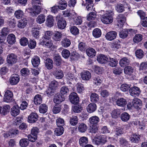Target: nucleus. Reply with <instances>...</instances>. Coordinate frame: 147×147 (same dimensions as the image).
<instances>
[{
	"label": "nucleus",
	"mask_w": 147,
	"mask_h": 147,
	"mask_svg": "<svg viewBox=\"0 0 147 147\" xmlns=\"http://www.w3.org/2000/svg\"><path fill=\"white\" fill-rule=\"evenodd\" d=\"M109 57L103 55H99L97 58L98 62L101 64H105L108 60Z\"/></svg>",
	"instance_id": "nucleus-17"
},
{
	"label": "nucleus",
	"mask_w": 147,
	"mask_h": 147,
	"mask_svg": "<svg viewBox=\"0 0 147 147\" xmlns=\"http://www.w3.org/2000/svg\"><path fill=\"white\" fill-rule=\"evenodd\" d=\"M55 64L57 66L60 65L61 64V59L60 55H57L54 57Z\"/></svg>",
	"instance_id": "nucleus-58"
},
{
	"label": "nucleus",
	"mask_w": 147,
	"mask_h": 147,
	"mask_svg": "<svg viewBox=\"0 0 147 147\" xmlns=\"http://www.w3.org/2000/svg\"><path fill=\"white\" fill-rule=\"evenodd\" d=\"M61 54L62 56L65 59L68 58L70 55V52L67 49L63 50Z\"/></svg>",
	"instance_id": "nucleus-63"
},
{
	"label": "nucleus",
	"mask_w": 147,
	"mask_h": 147,
	"mask_svg": "<svg viewBox=\"0 0 147 147\" xmlns=\"http://www.w3.org/2000/svg\"><path fill=\"white\" fill-rule=\"evenodd\" d=\"M81 76L82 80L86 81L89 80L91 77L90 73L88 71H84L82 72Z\"/></svg>",
	"instance_id": "nucleus-13"
},
{
	"label": "nucleus",
	"mask_w": 147,
	"mask_h": 147,
	"mask_svg": "<svg viewBox=\"0 0 147 147\" xmlns=\"http://www.w3.org/2000/svg\"><path fill=\"white\" fill-rule=\"evenodd\" d=\"M87 126L84 123H81L79 124L78 127V130L80 132L84 133L86 130Z\"/></svg>",
	"instance_id": "nucleus-42"
},
{
	"label": "nucleus",
	"mask_w": 147,
	"mask_h": 147,
	"mask_svg": "<svg viewBox=\"0 0 147 147\" xmlns=\"http://www.w3.org/2000/svg\"><path fill=\"white\" fill-rule=\"evenodd\" d=\"M54 75L57 78L59 79L63 77V75L61 70L57 69H56L55 71Z\"/></svg>",
	"instance_id": "nucleus-45"
},
{
	"label": "nucleus",
	"mask_w": 147,
	"mask_h": 147,
	"mask_svg": "<svg viewBox=\"0 0 147 147\" xmlns=\"http://www.w3.org/2000/svg\"><path fill=\"white\" fill-rule=\"evenodd\" d=\"M7 40L9 44H13L16 42L15 36L13 34H9L7 36Z\"/></svg>",
	"instance_id": "nucleus-28"
},
{
	"label": "nucleus",
	"mask_w": 147,
	"mask_h": 147,
	"mask_svg": "<svg viewBox=\"0 0 147 147\" xmlns=\"http://www.w3.org/2000/svg\"><path fill=\"white\" fill-rule=\"evenodd\" d=\"M48 110V107L46 104H43L41 105L39 107V111L40 113H45Z\"/></svg>",
	"instance_id": "nucleus-41"
},
{
	"label": "nucleus",
	"mask_w": 147,
	"mask_h": 147,
	"mask_svg": "<svg viewBox=\"0 0 147 147\" xmlns=\"http://www.w3.org/2000/svg\"><path fill=\"white\" fill-rule=\"evenodd\" d=\"M19 133V131L18 130L16 129H10L9 131L8 134H6V136L8 137V136H10L11 137H13L16 135V134H18Z\"/></svg>",
	"instance_id": "nucleus-29"
},
{
	"label": "nucleus",
	"mask_w": 147,
	"mask_h": 147,
	"mask_svg": "<svg viewBox=\"0 0 147 147\" xmlns=\"http://www.w3.org/2000/svg\"><path fill=\"white\" fill-rule=\"evenodd\" d=\"M70 123L73 125H75L78 122V117L76 116L73 115L70 118Z\"/></svg>",
	"instance_id": "nucleus-35"
},
{
	"label": "nucleus",
	"mask_w": 147,
	"mask_h": 147,
	"mask_svg": "<svg viewBox=\"0 0 147 147\" xmlns=\"http://www.w3.org/2000/svg\"><path fill=\"white\" fill-rule=\"evenodd\" d=\"M34 103L36 105H40L42 102V98L41 95L38 94L35 95L34 99Z\"/></svg>",
	"instance_id": "nucleus-27"
},
{
	"label": "nucleus",
	"mask_w": 147,
	"mask_h": 147,
	"mask_svg": "<svg viewBox=\"0 0 147 147\" xmlns=\"http://www.w3.org/2000/svg\"><path fill=\"white\" fill-rule=\"evenodd\" d=\"M133 31V30L132 29L123 30L120 32L119 33V37L121 38H125L128 36V31L132 32Z\"/></svg>",
	"instance_id": "nucleus-14"
},
{
	"label": "nucleus",
	"mask_w": 147,
	"mask_h": 147,
	"mask_svg": "<svg viewBox=\"0 0 147 147\" xmlns=\"http://www.w3.org/2000/svg\"><path fill=\"white\" fill-rule=\"evenodd\" d=\"M121 113L120 110L119 109L113 110L111 113V116L113 118H117L119 117Z\"/></svg>",
	"instance_id": "nucleus-38"
},
{
	"label": "nucleus",
	"mask_w": 147,
	"mask_h": 147,
	"mask_svg": "<svg viewBox=\"0 0 147 147\" xmlns=\"http://www.w3.org/2000/svg\"><path fill=\"white\" fill-rule=\"evenodd\" d=\"M94 143L98 145L103 144L106 142V140L102 136H99L98 138H95L94 140Z\"/></svg>",
	"instance_id": "nucleus-18"
},
{
	"label": "nucleus",
	"mask_w": 147,
	"mask_h": 147,
	"mask_svg": "<svg viewBox=\"0 0 147 147\" xmlns=\"http://www.w3.org/2000/svg\"><path fill=\"white\" fill-rule=\"evenodd\" d=\"M13 94L11 91L8 90L5 92L3 100L6 102H9L13 101Z\"/></svg>",
	"instance_id": "nucleus-4"
},
{
	"label": "nucleus",
	"mask_w": 147,
	"mask_h": 147,
	"mask_svg": "<svg viewBox=\"0 0 147 147\" xmlns=\"http://www.w3.org/2000/svg\"><path fill=\"white\" fill-rule=\"evenodd\" d=\"M24 14L23 11L20 9L16 11L14 13L15 16L17 19H20L22 18Z\"/></svg>",
	"instance_id": "nucleus-55"
},
{
	"label": "nucleus",
	"mask_w": 147,
	"mask_h": 147,
	"mask_svg": "<svg viewBox=\"0 0 147 147\" xmlns=\"http://www.w3.org/2000/svg\"><path fill=\"white\" fill-rule=\"evenodd\" d=\"M130 95L132 96H138L140 93V88L136 86H134L131 88L129 90Z\"/></svg>",
	"instance_id": "nucleus-11"
},
{
	"label": "nucleus",
	"mask_w": 147,
	"mask_h": 147,
	"mask_svg": "<svg viewBox=\"0 0 147 147\" xmlns=\"http://www.w3.org/2000/svg\"><path fill=\"white\" fill-rule=\"evenodd\" d=\"M91 101L93 102H96L99 100L98 95L96 93H92L90 95Z\"/></svg>",
	"instance_id": "nucleus-39"
},
{
	"label": "nucleus",
	"mask_w": 147,
	"mask_h": 147,
	"mask_svg": "<svg viewBox=\"0 0 147 147\" xmlns=\"http://www.w3.org/2000/svg\"><path fill=\"white\" fill-rule=\"evenodd\" d=\"M120 41L118 40L112 43L111 44V47L114 50H116L120 47Z\"/></svg>",
	"instance_id": "nucleus-34"
},
{
	"label": "nucleus",
	"mask_w": 147,
	"mask_h": 147,
	"mask_svg": "<svg viewBox=\"0 0 147 147\" xmlns=\"http://www.w3.org/2000/svg\"><path fill=\"white\" fill-rule=\"evenodd\" d=\"M55 20L53 17L51 15L48 16L46 20V25L49 27L53 26L54 24Z\"/></svg>",
	"instance_id": "nucleus-16"
},
{
	"label": "nucleus",
	"mask_w": 147,
	"mask_h": 147,
	"mask_svg": "<svg viewBox=\"0 0 147 147\" xmlns=\"http://www.w3.org/2000/svg\"><path fill=\"white\" fill-rule=\"evenodd\" d=\"M71 32L73 35H76L78 34L79 33V30L76 26H72L70 28Z\"/></svg>",
	"instance_id": "nucleus-54"
},
{
	"label": "nucleus",
	"mask_w": 147,
	"mask_h": 147,
	"mask_svg": "<svg viewBox=\"0 0 147 147\" xmlns=\"http://www.w3.org/2000/svg\"><path fill=\"white\" fill-rule=\"evenodd\" d=\"M27 23V21L25 19L20 20L18 24V27L20 28H23L26 26Z\"/></svg>",
	"instance_id": "nucleus-26"
},
{
	"label": "nucleus",
	"mask_w": 147,
	"mask_h": 147,
	"mask_svg": "<svg viewBox=\"0 0 147 147\" xmlns=\"http://www.w3.org/2000/svg\"><path fill=\"white\" fill-rule=\"evenodd\" d=\"M32 64L35 67L38 66L40 63V59L39 57L37 56L34 57L32 59Z\"/></svg>",
	"instance_id": "nucleus-33"
},
{
	"label": "nucleus",
	"mask_w": 147,
	"mask_h": 147,
	"mask_svg": "<svg viewBox=\"0 0 147 147\" xmlns=\"http://www.w3.org/2000/svg\"><path fill=\"white\" fill-rule=\"evenodd\" d=\"M117 19L118 22L121 25L123 24L126 21V17L122 14L118 15L117 17Z\"/></svg>",
	"instance_id": "nucleus-21"
},
{
	"label": "nucleus",
	"mask_w": 147,
	"mask_h": 147,
	"mask_svg": "<svg viewBox=\"0 0 147 147\" xmlns=\"http://www.w3.org/2000/svg\"><path fill=\"white\" fill-rule=\"evenodd\" d=\"M17 56L14 54L11 53L8 55L7 59V63L9 64L13 65L17 61Z\"/></svg>",
	"instance_id": "nucleus-7"
},
{
	"label": "nucleus",
	"mask_w": 147,
	"mask_h": 147,
	"mask_svg": "<svg viewBox=\"0 0 147 147\" xmlns=\"http://www.w3.org/2000/svg\"><path fill=\"white\" fill-rule=\"evenodd\" d=\"M130 115L127 113L125 112L122 113L121 115V119L123 121H127L129 119Z\"/></svg>",
	"instance_id": "nucleus-40"
},
{
	"label": "nucleus",
	"mask_w": 147,
	"mask_h": 147,
	"mask_svg": "<svg viewBox=\"0 0 147 147\" xmlns=\"http://www.w3.org/2000/svg\"><path fill=\"white\" fill-rule=\"evenodd\" d=\"M56 20L57 21V25L58 28L61 29L65 28L66 25L65 20L60 16H57L56 17Z\"/></svg>",
	"instance_id": "nucleus-3"
},
{
	"label": "nucleus",
	"mask_w": 147,
	"mask_h": 147,
	"mask_svg": "<svg viewBox=\"0 0 147 147\" xmlns=\"http://www.w3.org/2000/svg\"><path fill=\"white\" fill-rule=\"evenodd\" d=\"M96 105L94 103H90L87 107V111L90 113L94 112L96 111Z\"/></svg>",
	"instance_id": "nucleus-19"
},
{
	"label": "nucleus",
	"mask_w": 147,
	"mask_h": 147,
	"mask_svg": "<svg viewBox=\"0 0 147 147\" xmlns=\"http://www.w3.org/2000/svg\"><path fill=\"white\" fill-rule=\"evenodd\" d=\"M79 97L77 94L75 92L71 93L69 96V99L70 102L72 104H76L79 102Z\"/></svg>",
	"instance_id": "nucleus-5"
},
{
	"label": "nucleus",
	"mask_w": 147,
	"mask_h": 147,
	"mask_svg": "<svg viewBox=\"0 0 147 147\" xmlns=\"http://www.w3.org/2000/svg\"><path fill=\"white\" fill-rule=\"evenodd\" d=\"M31 3L34 6V8L28 9V12L32 16H36L39 14L41 12L40 6L37 5L40 4V0H32Z\"/></svg>",
	"instance_id": "nucleus-1"
},
{
	"label": "nucleus",
	"mask_w": 147,
	"mask_h": 147,
	"mask_svg": "<svg viewBox=\"0 0 147 147\" xmlns=\"http://www.w3.org/2000/svg\"><path fill=\"white\" fill-rule=\"evenodd\" d=\"M117 33L115 31H111L107 32L105 35L106 39L108 40L111 41L115 39L117 36Z\"/></svg>",
	"instance_id": "nucleus-10"
},
{
	"label": "nucleus",
	"mask_w": 147,
	"mask_h": 147,
	"mask_svg": "<svg viewBox=\"0 0 147 147\" xmlns=\"http://www.w3.org/2000/svg\"><path fill=\"white\" fill-rule=\"evenodd\" d=\"M132 104L133 107L138 110L140 109L142 105L141 101L138 98H134L132 101Z\"/></svg>",
	"instance_id": "nucleus-12"
},
{
	"label": "nucleus",
	"mask_w": 147,
	"mask_h": 147,
	"mask_svg": "<svg viewBox=\"0 0 147 147\" xmlns=\"http://www.w3.org/2000/svg\"><path fill=\"white\" fill-rule=\"evenodd\" d=\"M65 100L64 97L59 93L55 94L54 96L53 101L57 104H59Z\"/></svg>",
	"instance_id": "nucleus-8"
},
{
	"label": "nucleus",
	"mask_w": 147,
	"mask_h": 147,
	"mask_svg": "<svg viewBox=\"0 0 147 147\" xmlns=\"http://www.w3.org/2000/svg\"><path fill=\"white\" fill-rule=\"evenodd\" d=\"M130 63L129 59L124 57L121 59L119 61V64L122 67H124L128 65Z\"/></svg>",
	"instance_id": "nucleus-22"
},
{
	"label": "nucleus",
	"mask_w": 147,
	"mask_h": 147,
	"mask_svg": "<svg viewBox=\"0 0 147 147\" xmlns=\"http://www.w3.org/2000/svg\"><path fill=\"white\" fill-rule=\"evenodd\" d=\"M62 35L61 33L58 32H56L53 34V39L56 41H59L61 40Z\"/></svg>",
	"instance_id": "nucleus-31"
},
{
	"label": "nucleus",
	"mask_w": 147,
	"mask_h": 147,
	"mask_svg": "<svg viewBox=\"0 0 147 147\" xmlns=\"http://www.w3.org/2000/svg\"><path fill=\"white\" fill-rule=\"evenodd\" d=\"M58 83L55 80H53L49 84V87L56 90L58 87Z\"/></svg>",
	"instance_id": "nucleus-53"
},
{
	"label": "nucleus",
	"mask_w": 147,
	"mask_h": 147,
	"mask_svg": "<svg viewBox=\"0 0 147 147\" xmlns=\"http://www.w3.org/2000/svg\"><path fill=\"white\" fill-rule=\"evenodd\" d=\"M135 54L136 57L139 59H141L142 58L144 55V52L141 49H138L136 50Z\"/></svg>",
	"instance_id": "nucleus-60"
},
{
	"label": "nucleus",
	"mask_w": 147,
	"mask_h": 147,
	"mask_svg": "<svg viewBox=\"0 0 147 147\" xmlns=\"http://www.w3.org/2000/svg\"><path fill=\"white\" fill-rule=\"evenodd\" d=\"M19 107L18 106H13L11 109V113L13 116H16L19 113Z\"/></svg>",
	"instance_id": "nucleus-20"
},
{
	"label": "nucleus",
	"mask_w": 147,
	"mask_h": 147,
	"mask_svg": "<svg viewBox=\"0 0 147 147\" xmlns=\"http://www.w3.org/2000/svg\"><path fill=\"white\" fill-rule=\"evenodd\" d=\"M61 105L56 104L53 107V112L54 113L57 114L59 113L61 111Z\"/></svg>",
	"instance_id": "nucleus-46"
},
{
	"label": "nucleus",
	"mask_w": 147,
	"mask_h": 147,
	"mask_svg": "<svg viewBox=\"0 0 147 147\" xmlns=\"http://www.w3.org/2000/svg\"><path fill=\"white\" fill-rule=\"evenodd\" d=\"M87 55L91 57H93L95 56L96 51L95 50L92 48H89L86 50Z\"/></svg>",
	"instance_id": "nucleus-25"
},
{
	"label": "nucleus",
	"mask_w": 147,
	"mask_h": 147,
	"mask_svg": "<svg viewBox=\"0 0 147 147\" xmlns=\"http://www.w3.org/2000/svg\"><path fill=\"white\" fill-rule=\"evenodd\" d=\"M45 20V16L43 14H40L37 18L36 21L37 23L41 24L44 23Z\"/></svg>",
	"instance_id": "nucleus-43"
},
{
	"label": "nucleus",
	"mask_w": 147,
	"mask_h": 147,
	"mask_svg": "<svg viewBox=\"0 0 147 147\" xmlns=\"http://www.w3.org/2000/svg\"><path fill=\"white\" fill-rule=\"evenodd\" d=\"M113 13L108 12L103 15L101 17V20L102 22L106 24L112 23L113 20Z\"/></svg>",
	"instance_id": "nucleus-2"
},
{
	"label": "nucleus",
	"mask_w": 147,
	"mask_h": 147,
	"mask_svg": "<svg viewBox=\"0 0 147 147\" xmlns=\"http://www.w3.org/2000/svg\"><path fill=\"white\" fill-rule=\"evenodd\" d=\"M97 125H91L89 128L90 132L92 134L96 133L98 131Z\"/></svg>",
	"instance_id": "nucleus-62"
},
{
	"label": "nucleus",
	"mask_w": 147,
	"mask_h": 147,
	"mask_svg": "<svg viewBox=\"0 0 147 147\" xmlns=\"http://www.w3.org/2000/svg\"><path fill=\"white\" fill-rule=\"evenodd\" d=\"M45 66L49 69H51L53 67V62L52 60L50 58H48L45 61Z\"/></svg>",
	"instance_id": "nucleus-23"
},
{
	"label": "nucleus",
	"mask_w": 147,
	"mask_h": 147,
	"mask_svg": "<svg viewBox=\"0 0 147 147\" xmlns=\"http://www.w3.org/2000/svg\"><path fill=\"white\" fill-rule=\"evenodd\" d=\"M20 80V77L18 75L14 74L11 75L9 79V83L11 85L17 84Z\"/></svg>",
	"instance_id": "nucleus-6"
},
{
	"label": "nucleus",
	"mask_w": 147,
	"mask_h": 147,
	"mask_svg": "<svg viewBox=\"0 0 147 147\" xmlns=\"http://www.w3.org/2000/svg\"><path fill=\"white\" fill-rule=\"evenodd\" d=\"M96 13L91 12L87 16V20L88 21L94 20L96 19Z\"/></svg>",
	"instance_id": "nucleus-50"
},
{
	"label": "nucleus",
	"mask_w": 147,
	"mask_h": 147,
	"mask_svg": "<svg viewBox=\"0 0 147 147\" xmlns=\"http://www.w3.org/2000/svg\"><path fill=\"white\" fill-rule=\"evenodd\" d=\"M64 128L63 127H58L55 131V133L56 135L59 136L61 135L63 133Z\"/></svg>",
	"instance_id": "nucleus-44"
},
{
	"label": "nucleus",
	"mask_w": 147,
	"mask_h": 147,
	"mask_svg": "<svg viewBox=\"0 0 147 147\" xmlns=\"http://www.w3.org/2000/svg\"><path fill=\"white\" fill-rule=\"evenodd\" d=\"M142 39V36L140 34H137L133 38L134 42L136 43H138L141 41Z\"/></svg>",
	"instance_id": "nucleus-59"
},
{
	"label": "nucleus",
	"mask_w": 147,
	"mask_h": 147,
	"mask_svg": "<svg viewBox=\"0 0 147 147\" xmlns=\"http://www.w3.org/2000/svg\"><path fill=\"white\" fill-rule=\"evenodd\" d=\"M62 44L64 47H68L71 44L70 41L68 38H64L62 41Z\"/></svg>",
	"instance_id": "nucleus-56"
},
{
	"label": "nucleus",
	"mask_w": 147,
	"mask_h": 147,
	"mask_svg": "<svg viewBox=\"0 0 147 147\" xmlns=\"http://www.w3.org/2000/svg\"><path fill=\"white\" fill-rule=\"evenodd\" d=\"M87 48V45L86 43L83 42H81L79 43L78 48L81 51H85Z\"/></svg>",
	"instance_id": "nucleus-47"
},
{
	"label": "nucleus",
	"mask_w": 147,
	"mask_h": 147,
	"mask_svg": "<svg viewBox=\"0 0 147 147\" xmlns=\"http://www.w3.org/2000/svg\"><path fill=\"white\" fill-rule=\"evenodd\" d=\"M134 69L130 66H127L125 67L124 72L125 74L130 75L133 72Z\"/></svg>",
	"instance_id": "nucleus-49"
},
{
	"label": "nucleus",
	"mask_w": 147,
	"mask_h": 147,
	"mask_svg": "<svg viewBox=\"0 0 147 147\" xmlns=\"http://www.w3.org/2000/svg\"><path fill=\"white\" fill-rule=\"evenodd\" d=\"M82 108L80 105H78L73 107L72 110L75 113H79L81 112Z\"/></svg>",
	"instance_id": "nucleus-61"
},
{
	"label": "nucleus",
	"mask_w": 147,
	"mask_h": 147,
	"mask_svg": "<svg viewBox=\"0 0 147 147\" xmlns=\"http://www.w3.org/2000/svg\"><path fill=\"white\" fill-rule=\"evenodd\" d=\"M127 102L126 99L121 98L118 99L116 101L117 105L121 107H124L127 104Z\"/></svg>",
	"instance_id": "nucleus-24"
},
{
	"label": "nucleus",
	"mask_w": 147,
	"mask_h": 147,
	"mask_svg": "<svg viewBox=\"0 0 147 147\" xmlns=\"http://www.w3.org/2000/svg\"><path fill=\"white\" fill-rule=\"evenodd\" d=\"M88 138L87 137L83 136L81 137L79 140V143L80 145L83 146L86 145V144L88 143Z\"/></svg>",
	"instance_id": "nucleus-32"
},
{
	"label": "nucleus",
	"mask_w": 147,
	"mask_h": 147,
	"mask_svg": "<svg viewBox=\"0 0 147 147\" xmlns=\"http://www.w3.org/2000/svg\"><path fill=\"white\" fill-rule=\"evenodd\" d=\"M133 136V137L130 138V140L132 142L138 143L140 140V136L139 135L134 134Z\"/></svg>",
	"instance_id": "nucleus-51"
},
{
	"label": "nucleus",
	"mask_w": 147,
	"mask_h": 147,
	"mask_svg": "<svg viewBox=\"0 0 147 147\" xmlns=\"http://www.w3.org/2000/svg\"><path fill=\"white\" fill-rule=\"evenodd\" d=\"M45 92L47 96L49 97H50L54 95L56 92V90L48 87Z\"/></svg>",
	"instance_id": "nucleus-37"
},
{
	"label": "nucleus",
	"mask_w": 147,
	"mask_h": 147,
	"mask_svg": "<svg viewBox=\"0 0 147 147\" xmlns=\"http://www.w3.org/2000/svg\"><path fill=\"white\" fill-rule=\"evenodd\" d=\"M29 143L28 140L26 138H24L20 140V144L22 147H24L28 145Z\"/></svg>",
	"instance_id": "nucleus-52"
},
{
	"label": "nucleus",
	"mask_w": 147,
	"mask_h": 147,
	"mask_svg": "<svg viewBox=\"0 0 147 147\" xmlns=\"http://www.w3.org/2000/svg\"><path fill=\"white\" fill-rule=\"evenodd\" d=\"M38 116L36 113L32 112L28 116V121L30 123L35 122L38 120Z\"/></svg>",
	"instance_id": "nucleus-9"
},
{
	"label": "nucleus",
	"mask_w": 147,
	"mask_h": 147,
	"mask_svg": "<svg viewBox=\"0 0 147 147\" xmlns=\"http://www.w3.org/2000/svg\"><path fill=\"white\" fill-rule=\"evenodd\" d=\"M100 119L98 117L95 116L90 117L89 121L90 125H97Z\"/></svg>",
	"instance_id": "nucleus-15"
},
{
	"label": "nucleus",
	"mask_w": 147,
	"mask_h": 147,
	"mask_svg": "<svg viewBox=\"0 0 147 147\" xmlns=\"http://www.w3.org/2000/svg\"><path fill=\"white\" fill-rule=\"evenodd\" d=\"M108 61L110 65L112 67H115L118 63L117 60L110 57H109Z\"/></svg>",
	"instance_id": "nucleus-36"
},
{
	"label": "nucleus",
	"mask_w": 147,
	"mask_h": 147,
	"mask_svg": "<svg viewBox=\"0 0 147 147\" xmlns=\"http://www.w3.org/2000/svg\"><path fill=\"white\" fill-rule=\"evenodd\" d=\"M10 107L8 105L4 106L2 108L1 114L2 115H5L9 112Z\"/></svg>",
	"instance_id": "nucleus-48"
},
{
	"label": "nucleus",
	"mask_w": 147,
	"mask_h": 147,
	"mask_svg": "<svg viewBox=\"0 0 147 147\" xmlns=\"http://www.w3.org/2000/svg\"><path fill=\"white\" fill-rule=\"evenodd\" d=\"M20 72L22 75L24 77L29 75L30 74V71L28 69L25 68L22 69Z\"/></svg>",
	"instance_id": "nucleus-57"
},
{
	"label": "nucleus",
	"mask_w": 147,
	"mask_h": 147,
	"mask_svg": "<svg viewBox=\"0 0 147 147\" xmlns=\"http://www.w3.org/2000/svg\"><path fill=\"white\" fill-rule=\"evenodd\" d=\"M93 36L96 38L100 37L101 35V30L98 28H96L94 29L92 32Z\"/></svg>",
	"instance_id": "nucleus-30"
},
{
	"label": "nucleus",
	"mask_w": 147,
	"mask_h": 147,
	"mask_svg": "<svg viewBox=\"0 0 147 147\" xmlns=\"http://www.w3.org/2000/svg\"><path fill=\"white\" fill-rule=\"evenodd\" d=\"M56 122L58 127H63L64 125V119L61 118H59L57 119Z\"/></svg>",
	"instance_id": "nucleus-64"
}]
</instances>
